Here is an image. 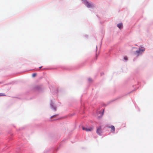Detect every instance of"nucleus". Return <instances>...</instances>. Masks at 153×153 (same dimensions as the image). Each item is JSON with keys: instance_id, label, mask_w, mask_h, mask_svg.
Here are the masks:
<instances>
[{"instance_id": "12", "label": "nucleus", "mask_w": 153, "mask_h": 153, "mask_svg": "<svg viewBox=\"0 0 153 153\" xmlns=\"http://www.w3.org/2000/svg\"><path fill=\"white\" fill-rule=\"evenodd\" d=\"M88 80L89 81H90L91 80V79H88Z\"/></svg>"}, {"instance_id": "14", "label": "nucleus", "mask_w": 153, "mask_h": 153, "mask_svg": "<svg viewBox=\"0 0 153 153\" xmlns=\"http://www.w3.org/2000/svg\"><path fill=\"white\" fill-rule=\"evenodd\" d=\"M135 48V47H134V48Z\"/></svg>"}, {"instance_id": "10", "label": "nucleus", "mask_w": 153, "mask_h": 153, "mask_svg": "<svg viewBox=\"0 0 153 153\" xmlns=\"http://www.w3.org/2000/svg\"><path fill=\"white\" fill-rule=\"evenodd\" d=\"M57 115H54L53 116H52L51 117V118H52L53 117H57Z\"/></svg>"}, {"instance_id": "8", "label": "nucleus", "mask_w": 153, "mask_h": 153, "mask_svg": "<svg viewBox=\"0 0 153 153\" xmlns=\"http://www.w3.org/2000/svg\"><path fill=\"white\" fill-rule=\"evenodd\" d=\"M51 108H53L54 109L55 111L56 110V107H54L53 106H52Z\"/></svg>"}, {"instance_id": "13", "label": "nucleus", "mask_w": 153, "mask_h": 153, "mask_svg": "<svg viewBox=\"0 0 153 153\" xmlns=\"http://www.w3.org/2000/svg\"><path fill=\"white\" fill-rule=\"evenodd\" d=\"M42 67V66H41V67H39V68H41Z\"/></svg>"}, {"instance_id": "1", "label": "nucleus", "mask_w": 153, "mask_h": 153, "mask_svg": "<svg viewBox=\"0 0 153 153\" xmlns=\"http://www.w3.org/2000/svg\"><path fill=\"white\" fill-rule=\"evenodd\" d=\"M145 51V48H142V49L139 48L138 50L136 51L134 53V54L137 56H138L141 55L142 53Z\"/></svg>"}, {"instance_id": "3", "label": "nucleus", "mask_w": 153, "mask_h": 153, "mask_svg": "<svg viewBox=\"0 0 153 153\" xmlns=\"http://www.w3.org/2000/svg\"><path fill=\"white\" fill-rule=\"evenodd\" d=\"M102 128L101 127H98L97 128V133L100 135H101V134L102 133Z\"/></svg>"}, {"instance_id": "11", "label": "nucleus", "mask_w": 153, "mask_h": 153, "mask_svg": "<svg viewBox=\"0 0 153 153\" xmlns=\"http://www.w3.org/2000/svg\"><path fill=\"white\" fill-rule=\"evenodd\" d=\"M124 59H125L126 60H127V59H128L127 57L126 56H125V57H124Z\"/></svg>"}, {"instance_id": "6", "label": "nucleus", "mask_w": 153, "mask_h": 153, "mask_svg": "<svg viewBox=\"0 0 153 153\" xmlns=\"http://www.w3.org/2000/svg\"><path fill=\"white\" fill-rule=\"evenodd\" d=\"M117 27L120 29H121L123 27V25L122 23H120L117 25Z\"/></svg>"}, {"instance_id": "2", "label": "nucleus", "mask_w": 153, "mask_h": 153, "mask_svg": "<svg viewBox=\"0 0 153 153\" xmlns=\"http://www.w3.org/2000/svg\"><path fill=\"white\" fill-rule=\"evenodd\" d=\"M82 129L83 130H85L87 131H91L93 129V128L91 127L89 128H85V127H82Z\"/></svg>"}, {"instance_id": "4", "label": "nucleus", "mask_w": 153, "mask_h": 153, "mask_svg": "<svg viewBox=\"0 0 153 153\" xmlns=\"http://www.w3.org/2000/svg\"><path fill=\"white\" fill-rule=\"evenodd\" d=\"M109 128H110L111 129V131L113 133H114L115 130V128L113 126H111L108 127Z\"/></svg>"}, {"instance_id": "7", "label": "nucleus", "mask_w": 153, "mask_h": 153, "mask_svg": "<svg viewBox=\"0 0 153 153\" xmlns=\"http://www.w3.org/2000/svg\"><path fill=\"white\" fill-rule=\"evenodd\" d=\"M5 96V95L2 93H0V96Z\"/></svg>"}, {"instance_id": "9", "label": "nucleus", "mask_w": 153, "mask_h": 153, "mask_svg": "<svg viewBox=\"0 0 153 153\" xmlns=\"http://www.w3.org/2000/svg\"><path fill=\"white\" fill-rule=\"evenodd\" d=\"M36 73L33 74L32 75V76L33 77H35L36 76Z\"/></svg>"}, {"instance_id": "5", "label": "nucleus", "mask_w": 153, "mask_h": 153, "mask_svg": "<svg viewBox=\"0 0 153 153\" xmlns=\"http://www.w3.org/2000/svg\"><path fill=\"white\" fill-rule=\"evenodd\" d=\"M85 4L89 8L91 6V4L90 3H89L88 2H85Z\"/></svg>"}]
</instances>
